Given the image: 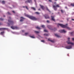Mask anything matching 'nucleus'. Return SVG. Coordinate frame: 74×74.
Returning a JSON list of instances; mask_svg holds the SVG:
<instances>
[{"instance_id":"obj_26","label":"nucleus","mask_w":74,"mask_h":74,"mask_svg":"<svg viewBox=\"0 0 74 74\" xmlns=\"http://www.w3.org/2000/svg\"><path fill=\"white\" fill-rule=\"evenodd\" d=\"M41 27H43V28H45V26L44 25H42L41 26Z\"/></svg>"},{"instance_id":"obj_49","label":"nucleus","mask_w":74,"mask_h":74,"mask_svg":"<svg viewBox=\"0 0 74 74\" xmlns=\"http://www.w3.org/2000/svg\"><path fill=\"white\" fill-rule=\"evenodd\" d=\"M22 32H24L23 30L22 31Z\"/></svg>"},{"instance_id":"obj_16","label":"nucleus","mask_w":74,"mask_h":74,"mask_svg":"<svg viewBox=\"0 0 74 74\" xmlns=\"http://www.w3.org/2000/svg\"><path fill=\"white\" fill-rule=\"evenodd\" d=\"M40 7L42 10H44V7L43 6L40 5Z\"/></svg>"},{"instance_id":"obj_42","label":"nucleus","mask_w":74,"mask_h":74,"mask_svg":"<svg viewBox=\"0 0 74 74\" xmlns=\"http://www.w3.org/2000/svg\"><path fill=\"white\" fill-rule=\"evenodd\" d=\"M65 8H66V9H67V7L66 6L65 7Z\"/></svg>"},{"instance_id":"obj_19","label":"nucleus","mask_w":74,"mask_h":74,"mask_svg":"<svg viewBox=\"0 0 74 74\" xmlns=\"http://www.w3.org/2000/svg\"><path fill=\"white\" fill-rule=\"evenodd\" d=\"M35 14H37V15H39L40 13L37 12H35Z\"/></svg>"},{"instance_id":"obj_43","label":"nucleus","mask_w":74,"mask_h":74,"mask_svg":"<svg viewBox=\"0 0 74 74\" xmlns=\"http://www.w3.org/2000/svg\"><path fill=\"white\" fill-rule=\"evenodd\" d=\"M68 40H69H69H70V38H68Z\"/></svg>"},{"instance_id":"obj_20","label":"nucleus","mask_w":74,"mask_h":74,"mask_svg":"<svg viewBox=\"0 0 74 74\" xmlns=\"http://www.w3.org/2000/svg\"><path fill=\"white\" fill-rule=\"evenodd\" d=\"M36 29H41V28H40V27H36Z\"/></svg>"},{"instance_id":"obj_28","label":"nucleus","mask_w":74,"mask_h":74,"mask_svg":"<svg viewBox=\"0 0 74 74\" xmlns=\"http://www.w3.org/2000/svg\"><path fill=\"white\" fill-rule=\"evenodd\" d=\"M2 4H5V1H3L2 2Z\"/></svg>"},{"instance_id":"obj_38","label":"nucleus","mask_w":74,"mask_h":74,"mask_svg":"<svg viewBox=\"0 0 74 74\" xmlns=\"http://www.w3.org/2000/svg\"><path fill=\"white\" fill-rule=\"evenodd\" d=\"M49 1H50V2H52V0H49Z\"/></svg>"},{"instance_id":"obj_7","label":"nucleus","mask_w":74,"mask_h":74,"mask_svg":"<svg viewBox=\"0 0 74 74\" xmlns=\"http://www.w3.org/2000/svg\"><path fill=\"white\" fill-rule=\"evenodd\" d=\"M59 32L60 33H66V31H65L64 29L60 30Z\"/></svg>"},{"instance_id":"obj_50","label":"nucleus","mask_w":74,"mask_h":74,"mask_svg":"<svg viewBox=\"0 0 74 74\" xmlns=\"http://www.w3.org/2000/svg\"><path fill=\"white\" fill-rule=\"evenodd\" d=\"M4 16V17H5V16Z\"/></svg>"},{"instance_id":"obj_37","label":"nucleus","mask_w":74,"mask_h":74,"mask_svg":"<svg viewBox=\"0 0 74 74\" xmlns=\"http://www.w3.org/2000/svg\"><path fill=\"white\" fill-rule=\"evenodd\" d=\"M12 12H13V13H15V11H12Z\"/></svg>"},{"instance_id":"obj_34","label":"nucleus","mask_w":74,"mask_h":74,"mask_svg":"<svg viewBox=\"0 0 74 74\" xmlns=\"http://www.w3.org/2000/svg\"><path fill=\"white\" fill-rule=\"evenodd\" d=\"M61 11L62 13H63V11L62 10H61Z\"/></svg>"},{"instance_id":"obj_11","label":"nucleus","mask_w":74,"mask_h":74,"mask_svg":"<svg viewBox=\"0 0 74 74\" xmlns=\"http://www.w3.org/2000/svg\"><path fill=\"white\" fill-rule=\"evenodd\" d=\"M6 29H7V28H0V30H6Z\"/></svg>"},{"instance_id":"obj_27","label":"nucleus","mask_w":74,"mask_h":74,"mask_svg":"<svg viewBox=\"0 0 74 74\" xmlns=\"http://www.w3.org/2000/svg\"><path fill=\"white\" fill-rule=\"evenodd\" d=\"M30 36V37H31V38H35L34 36Z\"/></svg>"},{"instance_id":"obj_39","label":"nucleus","mask_w":74,"mask_h":74,"mask_svg":"<svg viewBox=\"0 0 74 74\" xmlns=\"http://www.w3.org/2000/svg\"><path fill=\"white\" fill-rule=\"evenodd\" d=\"M8 14L9 15H10V12H8Z\"/></svg>"},{"instance_id":"obj_23","label":"nucleus","mask_w":74,"mask_h":74,"mask_svg":"<svg viewBox=\"0 0 74 74\" xmlns=\"http://www.w3.org/2000/svg\"><path fill=\"white\" fill-rule=\"evenodd\" d=\"M4 32H1V35H3V34H4Z\"/></svg>"},{"instance_id":"obj_31","label":"nucleus","mask_w":74,"mask_h":74,"mask_svg":"<svg viewBox=\"0 0 74 74\" xmlns=\"http://www.w3.org/2000/svg\"><path fill=\"white\" fill-rule=\"evenodd\" d=\"M46 8H47V11H49V9H48V8L46 7Z\"/></svg>"},{"instance_id":"obj_15","label":"nucleus","mask_w":74,"mask_h":74,"mask_svg":"<svg viewBox=\"0 0 74 74\" xmlns=\"http://www.w3.org/2000/svg\"><path fill=\"white\" fill-rule=\"evenodd\" d=\"M28 3H32V0H28Z\"/></svg>"},{"instance_id":"obj_10","label":"nucleus","mask_w":74,"mask_h":74,"mask_svg":"<svg viewBox=\"0 0 74 74\" xmlns=\"http://www.w3.org/2000/svg\"><path fill=\"white\" fill-rule=\"evenodd\" d=\"M21 20H20V21L21 22H22V21H23V19H25V18H23V17H21Z\"/></svg>"},{"instance_id":"obj_21","label":"nucleus","mask_w":74,"mask_h":74,"mask_svg":"<svg viewBox=\"0 0 74 74\" xmlns=\"http://www.w3.org/2000/svg\"><path fill=\"white\" fill-rule=\"evenodd\" d=\"M74 34V32H72L71 33V34L73 36Z\"/></svg>"},{"instance_id":"obj_24","label":"nucleus","mask_w":74,"mask_h":74,"mask_svg":"<svg viewBox=\"0 0 74 74\" xmlns=\"http://www.w3.org/2000/svg\"><path fill=\"white\" fill-rule=\"evenodd\" d=\"M71 6H72V7H74V3H71Z\"/></svg>"},{"instance_id":"obj_4","label":"nucleus","mask_w":74,"mask_h":74,"mask_svg":"<svg viewBox=\"0 0 74 74\" xmlns=\"http://www.w3.org/2000/svg\"><path fill=\"white\" fill-rule=\"evenodd\" d=\"M53 8L55 11H56L57 10V8L56 7H60V6H59V5H53Z\"/></svg>"},{"instance_id":"obj_2","label":"nucleus","mask_w":74,"mask_h":74,"mask_svg":"<svg viewBox=\"0 0 74 74\" xmlns=\"http://www.w3.org/2000/svg\"><path fill=\"white\" fill-rule=\"evenodd\" d=\"M26 16H27V17H28V18H30V19H32V20L36 21L38 19L37 18L34 16H30L27 14L26 15Z\"/></svg>"},{"instance_id":"obj_25","label":"nucleus","mask_w":74,"mask_h":74,"mask_svg":"<svg viewBox=\"0 0 74 74\" xmlns=\"http://www.w3.org/2000/svg\"><path fill=\"white\" fill-rule=\"evenodd\" d=\"M29 3V1H28V0L25 1V3H26V4L27 3Z\"/></svg>"},{"instance_id":"obj_8","label":"nucleus","mask_w":74,"mask_h":74,"mask_svg":"<svg viewBox=\"0 0 74 74\" xmlns=\"http://www.w3.org/2000/svg\"><path fill=\"white\" fill-rule=\"evenodd\" d=\"M44 16L46 19H48L49 18V17L48 16V15L46 14Z\"/></svg>"},{"instance_id":"obj_3","label":"nucleus","mask_w":74,"mask_h":74,"mask_svg":"<svg viewBox=\"0 0 74 74\" xmlns=\"http://www.w3.org/2000/svg\"><path fill=\"white\" fill-rule=\"evenodd\" d=\"M8 22L9 23H8V26H10V25H13V24L14 23V21H12V20H8Z\"/></svg>"},{"instance_id":"obj_45","label":"nucleus","mask_w":74,"mask_h":74,"mask_svg":"<svg viewBox=\"0 0 74 74\" xmlns=\"http://www.w3.org/2000/svg\"><path fill=\"white\" fill-rule=\"evenodd\" d=\"M72 21H74V19H72Z\"/></svg>"},{"instance_id":"obj_40","label":"nucleus","mask_w":74,"mask_h":74,"mask_svg":"<svg viewBox=\"0 0 74 74\" xmlns=\"http://www.w3.org/2000/svg\"><path fill=\"white\" fill-rule=\"evenodd\" d=\"M72 40L73 41H74V38H72Z\"/></svg>"},{"instance_id":"obj_9","label":"nucleus","mask_w":74,"mask_h":74,"mask_svg":"<svg viewBox=\"0 0 74 74\" xmlns=\"http://www.w3.org/2000/svg\"><path fill=\"white\" fill-rule=\"evenodd\" d=\"M51 20H52V21H54V22L55 21V19H54V18H55L54 16H51Z\"/></svg>"},{"instance_id":"obj_6","label":"nucleus","mask_w":74,"mask_h":74,"mask_svg":"<svg viewBox=\"0 0 74 74\" xmlns=\"http://www.w3.org/2000/svg\"><path fill=\"white\" fill-rule=\"evenodd\" d=\"M66 48V49H71V48H72V46L70 45L66 47H65Z\"/></svg>"},{"instance_id":"obj_46","label":"nucleus","mask_w":74,"mask_h":74,"mask_svg":"<svg viewBox=\"0 0 74 74\" xmlns=\"http://www.w3.org/2000/svg\"><path fill=\"white\" fill-rule=\"evenodd\" d=\"M38 10H40V9H38Z\"/></svg>"},{"instance_id":"obj_44","label":"nucleus","mask_w":74,"mask_h":74,"mask_svg":"<svg viewBox=\"0 0 74 74\" xmlns=\"http://www.w3.org/2000/svg\"><path fill=\"white\" fill-rule=\"evenodd\" d=\"M9 19H11V17H9Z\"/></svg>"},{"instance_id":"obj_33","label":"nucleus","mask_w":74,"mask_h":74,"mask_svg":"<svg viewBox=\"0 0 74 74\" xmlns=\"http://www.w3.org/2000/svg\"><path fill=\"white\" fill-rule=\"evenodd\" d=\"M25 8H26L27 10H29V8H28V7H27V6H25Z\"/></svg>"},{"instance_id":"obj_12","label":"nucleus","mask_w":74,"mask_h":74,"mask_svg":"<svg viewBox=\"0 0 74 74\" xmlns=\"http://www.w3.org/2000/svg\"><path fill=\"white\" fill-rule=\"evenodd\" d=\"M47 27L49 29H50L51 30H52V27H51V26L48 25L47 26Z\"/></svg>"},{"instance_id":"obj_36","label":"nucleus","mask_w":74,"mask_h":74,"mask_svg":"<svg viewBox=\"0 0 74 74\" xmlns=\"http://www.w3.org/2000/svg\"><path fill=\"white\" fill-rule=\"evenodd\" d=\"M41 42H44V40H41Z\"/></svg>"},{"instance_id":"obj_17","label":"nucleus","mask_w":74,"mask_h":74,"mask_svg":"<svg viewBox=\"0 0 74 74\" xmlns=\"http://www.w3.org/2000/svg\"><path fill=\"white\" fill-rule=\"evenodd\" d=\"M55 36H56V37H60V36H59L57 34H55Z\"/></svg>"},{"instance_id":"obj_29","label":"nucleus","mask_w":74,"mask_h":74,"mask_svg":"<svg viewBox=\"0 0 74 74\" xmlns=\"http://www.w3.org/2000/svg\"><path fill=\"white\" fill-rule=\"evenodd\" d=\"M44 32H48V31H47V30L46 29H45L44 30Z\"/></svg>"},{"instance_id":"obj_18","label":"nucleus","mask_w":74,"mask_h":74,"mask_svg":"<svg viewBox=\"0 0 74 74\" xmlns=\"http://www.w3.org/2000/svg\"><path fill=\"white\" fill-rule=\"evenodd\" d=\"M44 36H49V34H44Z\"/></svg>"},{"instance_id":"obj_14","label":"nucleus","mask_w":74,"mask_h":74,"mask_svg":"<svg viewBox=\"0 0 74 74\" xmlns=\"http://www.w3.org/2000/svg\"><path fill=\"white\" fill-rule=\"evenodd\" d=\"M48 41H51V42H54V41L51 40L49 39H48Z\"/></svg>"},{"instance_id":"obj_47","label":"nucleus","mask_w":74,"mask_h":74,"mask_svg":"<svg viewBox=\"0 0 74 74\" xmlns=\"http://www.w3.org/2000/svg\"><path fill=\"white\" fill-rule=\"evenodd\" d=\"M25 6H23V8H25Z\"/></svg>"},{"instance_id":"obj_48","label":"nucleus","mask_w":74,"mask_h":74,"mask_svg":"<svg viewBox=\"0 0 74 74\" xmlns=\"http://www.w3.org/2000/svg\"><path fill=\"white\" fill-rule=\"evenodd\" d=\"M55 0V1H57V0Z\"/></svg>"},{"instance_id":"obj_1","label":"nucleus","mask_w":74,"mask_h":74,"mask_svg":"<svg viewBox=\"0 0 74 74\" xmlns=\"http://www.w3.org/2000/svg\"><path fill=\"white\" fill-rule=\"evenodd\" d=\"M59 25L60 26L62 27H63V28H66L69 30H70V28H69V27L67 26V24H66V25H63L61 24H58V27H59Z\"/></svg>"},{"instance_id":"obj_13","label":"nucleus","mask_w":74,"mask_h":74,"mask_svg":"<svg viewBox=\"0 0 74 74\" xmlns=\"http://www.w3.org/2000/svg\"><path fill=\"white\" fill-rule=\"evenodd\" d=\"M31 8V9H32V10H34V11H36V8H35L32 7Z\"/></svg>"},{"instance_id":"obj_22","label":"nucleus","mask_w":74,"mask_h":74,"mask_svg":"<svg viewBox=\"0 0 74 74\" xmlns=\"http://www.w3.org/2000/svg\"><path fill=\"white\" fill-rule=\"evenodd\" d=\"M35 32L36 34H38V33H39V32H38V31H35Z\"/></svg>"},{"instance_id":"obj_41","label":"nucleus","mask_w":74,"mask_h":74,"mask_svg":"<svg viewBox=\"0 0 74 74\" xmlns=\"http://www.w3.org/2000/svg\"><path fill=\"white\" fill-rule=\"evenodd\" d=\"M2 25V23H0V26H1V25Z\"/></svg>"},{"instance_id":"obj_32","label":"nucleus","mask_w":74,"mask_h":74,"mask_svg":"<svg viewBox=\"0 0 74 74\" xmlns=\"http://www.w3.org/2000/svg\"><path fill=\"white\" fill-rule=\"evenodd\" d=\"M4 19H3V18H0V20H1V21H3Z\"/></svg>"},{"instance_id":"obj_5","label":"nucleus","mask_w":74,"mask_h":74,"mask_svg":"<svg viewBox=\"0 0 74 74\" xmlns=\"http://www.w3.org/2000/svg\"><path fill=\"white\" fill-rule=\"evenodd\" d=\"M11 27L12 29H18V28L17 27H14L13 26H12Z\"/></svg>"},{"instance_id":"obj_35","label":"nucleus","mask_w":74,"mask_h":74,"mask_svg":"<svg viewBox=\"0 0 74 74\" xmlns=\"http://www.w3.org/2000/svg\"><path fill=\"white\" fill-rule=\"evenodd\" d=\"M47 23H49V21L48 20L47 21Z\"/></svg>"},{"instance_id":"obj_51","label":"nucleus","mask_w":74,"mask_h":74,"mask_svg":"<svg viewBox=\"0 0 74 74\" xmlns=\"http://www.w3.org/2000/svg\"><path fill=\"white\" fill-rule=\"evenodd\" d=\"M67 21H68V19H67Z\"/></svg>"},{"instance_id":"obj_30","label":"nucleus","mask_w":74,"mask_h":74,"mask_svg":"<svg viewBox=\"0 0 74 74\" xmlns=\"http://www.w3.org/2000/svg\"><path fill=\"white\" fill-rule=\"evenodd\" d=\"M28 34V33H25V36H27V35Z\"/></svg>"}]
</instances>
